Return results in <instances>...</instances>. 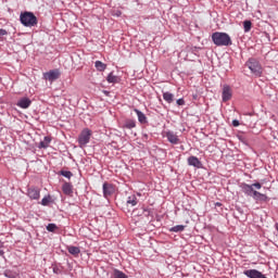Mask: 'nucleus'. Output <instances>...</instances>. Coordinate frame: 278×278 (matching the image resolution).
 Listing matches in <instances>:
<instances>
[{"label":"nucleus","mask_w":278,"mask_h":278,"mask_svg":"<svg viewBox=\"0 0 278 278\" xmlns=\"http://www.w3.org/2000/svg\"><path fill=\"white\" fill-rule=\"evenodd\" d=\"M240 188H241V192H243L245 197H252L254 201H262L263 203L268 202V195L257 191V190H262V185L260 182H254L252 185L242 182L240 185Z\"/></svg>","instance_id":"nucleus-1"},{"label":"nucleus","mask_w":278,"mask_h":278,"mask_svg":"<svg viewBox=\"0 0 278 278\" xmlns=\"http://www.w3.org/2000/svg\"><path fill=\"white\" fill-rule=\"evenodd\" d=\"M215 47H231L233 42L227 33L215 31L211 36Z\"/></svg>","instance_id":"nucleus-2"},{"label":"nucleus","mask_w":278,"mask_h":278,"mask_svg":"<svg viewBox=\"0 0 278 278\" xmlns=\"http://www.w3.org/2000/svg\"><path fill=\"white\" fill-rule=\"evenodd\" d=\"M20 21L24 27H36L38 25V17L33 12L21 13Z\"/></svg>","instance_id":"nucleus-3"},{"label":"nucleus","mask_w":278,"mask_h":278,"mask_svg":"<svg viewBox=\"0 0 278 278\" xmlns=\"http://www.w3.org/2000/svg\"><path fill=\"white\" fill-rule=\"evenodd\" d=\"M245 66H248L251 71V73L255 76V77H262V64H260V61H257L256 59H249L245 62Z\"/></svg>","instance_id":"nucleus-4"},{"label":"nucleus","mask_w":278,"mask_h":278,"mask_svg":"<svg viewBox=\"0 0 278 278\" xmlns=\"http://www.w3.org/2000/svg\"><path fill=\"white\" fill-rule=\"evenodd\" d=\"M90 138H92V130H90L89 128L83 129L80 135L78 136L79 146L86 147V144L90 142Z\"/></svg>","instance_id":"nucleus-5"},{"label":"nucleus","mask_w":278,"mask_h":278,"mask_svg":"<svg viewBox=\"0 0 278 278\" xmlns=\"http://www.w3.org/2000/svg\"><path fill=\"white\" fill-rule=\"evenodd\" d=\"M60 70H51L49 72L43 73V79H46V81H55L60 79Z\"/></svg>","instance_id":"nucleus-6"},{"label":"nucleus","mask_w":278,"mask_h":278,"mask_svg":"<svg viewBox=\"0 0 278 278\" xmlns=\"http://www.w3.org/2000/svg\"><path fill=\"white\" fill-rule=\"evenodd\" d=\"M243 275H245L248 278H267L264 276V274H262V271L257 269H247L243 271Z\"/></svg>","instance_id":"nucleus-7"},{"label":"nucleus","mask_w":278,"mask_h":278,"mask_svg":"<svg viewBox=\"0 0 278 278\" xmlns=\"http://www.w3.org/2000/svg\"><path fill=\"white\" fill-rule=\"evenodd\" d=\"M27 195L29 197V199H31L33 201H38V199H40V189L37 187H30L27 190Z\"/></svg>","instance_id":"nucleus-8"},{"label":"nucleus","mask_w":278,"mask_h":278,"mask_svg":"<svg viewBox=\"0 0 278 278\" xmlns=\"http://www.w3.org/2000/svg\"><path fill=\"white\" fill-rule=\"evenodd\" d=\"M231 97H232L231 87H229L228 85H224L223 92H222V99L224 103H227V101H229Z\"/></svg>","instance_id":"nucleus-9"},{"label":"nucleus","mask_w":278,"mask_h":278,"mask_svg":"<svg viewBox=\"0 0 278 278\" xmlns=\"http://www.w3.org/2000/svg\"><path fill=\"white\" fill-rule=\"evenodd\" d=\"M188 165L193 166V168H203V163L197 156H189L187 159Z\"/></svg>","instance_id":"nucleus-10"},{"label":"nucleus","mask_w":278,"mask_h":278,"mask_svg":"<svg viewBox=\"0 0 278 278\" xmlns=\"http://www.w3.org/2000/svg\"><path fill=\"white\" fill-rule=\"evenodd\" d=\"M17 108H21L22 110H27L31 105V100L27 97L21 98L17 103Z\"/></svg>","instance_id":"nucleus-11"},{"label":"nucleus","mask_w":278,"mask_h":278,"mask_svg":"<svg viewBox=\"0 0 278 278\" xmlns=\"http://www.w3.org/2000/svg\"><path fill=\"white\" fill-rule=\"evenodd\" d=\"M103 197L105 199H108V197H112L114 194V186L108 184V182H104L103 184Z\"/></svg>","instance_id":"nucleus-12"},{"label":"nucleus","mask_w":278,"mask_h":278,"mask_svg":"<svg viewBox=\"0 0 278 278\" xmlns=\"http://www.w3.org/2000/svg\"><path fill=\"white\" fill-rule=\"evenodd\" d=\"M165 137L167 138L168 142H170V144H179V142H181L177 134L174 131H167Z\"/></svg>","instance_id":"nucleus-13"},{"label":"nucleus","mask_w":278,"mask_h":278,"mask_svg":"<svg viewBox=\"0 0 278 278\" xmlns=\"http://www.w3.org/2000/svg\"><path fill=\"white\" fill-rule=\"evenodd\" d=\"M134 112L137 114V118L141 125H147V123H149V121H147V115H144L142 111L135 109Z\"/></svg>","instance_id":"nucleus-14"},{"label":"nucleus","mask_w":278,"mask_h":278,"mask_svg":"<svg viewBox=\"0 0 278 278\" xmlns=\"http://www.w3.org/2000/svg\"><path fill=\"white\" fill-rule=\"evenodd\" d=\"M127 207H136L138 205V198L136 194L129 195L126 201Z\"/></svg>","instance_id":"nucleus-15"},{"label":"nucleus","mask_w":278,"mask_h":278,"mask_svg":"<svg viewBox=\"0 0 278 278\" xmlns=\"http://www.w3.org/2000/svg\"><path fill=\"white\" fill-rule=\"evenodd\" d=\"M63 193L67 197H71L73 194V185L71 182H65L62 186Z\"/></svg>","instance_id":"nucleus-16"},{"label":"nucleus","mask_w":278,"mask_h":278,"mask_svg":"<svg viewBox=\"0 0 278 278\" xmlns=\"http://www.w3.org/2000/svg\"><path fill=\"white\" fill-rule=\"evenodd\" d=\"M67 251L71 255H74V257L79 256V253H81V250L79 249V247H75V245H70L67 248Z\"/></svg>","instance_id":"nucleus-17"},{"label":"nucleus","mask_w":278,"mask_h":278,"mask_svg":"<svg viewBox=\"0 0 278 278\" xmlns=\"http://www.w3.org/2000/svg\"><path fill=\"white\" fill-rule=\"evenodd\" d=\"M106 81L109 84H118V81H121V78L116 75H114L113 72H111L108 77H106Z\"/></svg>","instance_id":"nucleus-18"},{"label":"nucleus","mask_w":278,"mask_h":278,"mask_svg":"<svg viewBox=\"0 0 278 278\" xmlns=\"http://www.w3.org/2000/svg\"><path fill=\"white\" fill-rule=\"evenodd\" d=\"M51 144V137L46 136L42 141L39 142V149H49Z\"/></svg>","instance_id":"nucleus-19"},{"label":"nucleus","mask_w":278,"mask_h":278,"mask_svg":"<svg viewBox=\"0 0 278 278\" xmlns=\"http://www.w3.org/2000/svg\"><path fill=\"white\" fill-rule=\"evenodd\" d=\"M163 99H164V101H166V103H173L175 101V94L166 91L163 93Z\"/></svg>","instance_id":"nucleus-20"},{"label":"nucleus","mask_w":278,"mask_h":278,"mask_svg":"<svg viewBox=\"0 0 278 278\" xmlns=\"http://www.w3.org/2000/svg\"><path fill=\"white\" fill-rule=\"evenodd\" d=\"M94 67L97 68V71H99L100 73H103V71H105V68H108V65L101 61H96L94 62Z\"/></svg>","instance_id":"nucleus-21"},{"label":"nucleus","mask_w":278,"mask_h":278,"mask_svg":"<svg viewBox=\"0 0 278 278\" xmlns=\"http://www.w3.org/2000/svg\"><path fill=\"white\" fill-rule=\"evenodd\" d=\"M253 27V23H251V21L245 20L243 22V29L245 34H249V31H251V28Z\"/></svg>","instance_id":"nucleus-22"},{"label":"nucleus","mask_w":278,"mask_h":278,"mask_svg":"<svg viewBox=\"0 0 278 278\" xmlns=\"http://www.w3.org/2000/svg\"><path fill=\"white\" fill-rule=\"evenodd\" d=\"M184 229H186V226H184V225H176V226L169 228V231H172L174 233H180V231H184Z\"/></svg>","instance_id":"nucleus-23"},{"label":"nucleus","mask_w":278,"mask_h":278,"mask_svg":"<svg viewBox=\"0 0 278 278\" xmlns=\"http://www.w3.org/2000/svg\"><path fill=\"white\" fill-rule=\"evenodd\" d=\"M124 127L126 129H134V128H136V121H134V119L126 121Z\"/></svg>","instance_id":"nucleus-24"},{"label":"nucleus","mask_w":278,"mask_h":278,"mask_svg":"<svg viewBox=\"0 0 278 278\" xmlns=\"http://www.w3.org/2000/svg\"><path fill=\"white\" fill-rule=\"evenodd\" d=\"M113 278H127V275L118 269H114Z\"/></svg>","instance_id":"nucleus-25"},{"label":"nucleus","mask_w":278,"mask_h":278,"mask_svg":"<svg viewBox=\"0 0 278 278\" xmlns=\"http://www.w3.org/2000/svg\"><path fill=\"white\" fill-rule=\"evenodd\" d=\"M59 175H62V177H65L66 179H71L73 177V172L71 170H61Z\"/></svg>","instance_id":"nucleus-26"},{"label":"nucleus","mask_w":278,"mask_h":278,"mask_svg":"<svg viewBox=\"0 0 278 278\" xmlns=\"http://www.w3.org/2000/svg\"><path fill=\"white\" fill-rule=\"evenodd\" d=\"M49 203H51V195H46L45 198H42L41 205L47 207V205H49Z\"/></svg>","instance_id":"nucleus-27"},{"label":"nucleus","mask_w":278,"mask_h":278,"mask_svg":"<svg viewBox=\"0 0 278 278\" xmlns=\"http://www.w3.org/2000/svg\"><path fill=\"white\" fill-rule=\"evenodd\" d=\"M3 275L4 277H8V278H16V274L12 270H4Z\"/></svg>","instance_id":"nucleus-28"},{"label":"nucleus","mask_w":278,"mask_h":278,"mask_svg":"<svg viewBox=\"0 0 278 278\" xmlns=\"http://www.w3.org/2000/svg\"><path fill=\"white\" fill-rule=\"evenodd\" d=\"M47 231L53 232L55 229H58V225L55 224H48L46 227Z\"/></svg>","instance_id":"nucleus-29"},{"label":"nucleus","mask_w":278,"mask_h":278,"mask_svg":"<svg viewBox=\"0 0 278 278\" xmlns=\"http://www.w3.org/2000/svg\"><path fill=\"white\" fill-rule=\"evenodd\" d=\"M3 36H8V30L0 28V40L3 38Z\"/></svg>","instance_id":"nucleus-30"},{"label":"nucleus","mask_w":278,"mask_h":278,"mask_svg":"<svg viewBox=\"0 0 278 278\" xmlns=\"http://www.w3.org/2000/svg\"><path fill=\"white\" fill-rule=\"evenodd\" d=\"M177 105H186V100L184 98H180L176 101Z\"/></svg>","instance_id":"nucleus-31"},{"label":"nucleus","mask_w":278,"mask_h":278,"mask_svg":"<svg viewBox=\"0 0 278 278\" xmlns=\"http://www.w3.org/2000/svg\"><path fill=\"white\" fill-rule=\"evenodd\" d=\"M122 14H123V12H121L118 10L112 12V16H116V17L122 16Z\"/></svg>","instance_id":"nucleus-32"},{"label":"nucleus","mask_w":278,"mask_h":278,"mask_svg":"<svg viewBox=\"0 0 278 278\" xmlns=\"http://www.w3.org/2000/svg\"><path fill=\"white\" fill-rule=\"evenodd\" d=\"M232 127H240V121L233 119L232 121Z\"/></svg>","instance_id":"nucleus-33"},{"label":"nucleus","mask_w":278,"mask_h":278,"mask_svg":"<svg viewBox=\"0 0 278 278\" xmlns=\"http://www.w3.org/2000/svg\"><path fill=\"white\" fill-rule=\"evenodd\" d=\"M216 207H220L223 204L220 202L215 203Z\"/></svg>","instance_id":"nucleus-34"},{"label":"nucleus","mask_w":278,"mask_h":278,"mask_svg":"<svg viewBox=\"0 0 278 278\" xmlns=\"http://www.w3.org/2000/svg\"><path fill=\"white\" fill-rule=\"evenodd\" d=\"M54 270V273H58V269H53Z\"/></svg>","instance_id":"nucleus-35"},{"label":"nucleus","mask_w":278,"mask_h":278,"mask_svg":"<svg viewBox=\"0 0 278 278\" xmlns=\"http://www.w3.org/2000/svg\"><path fill=\"white\" fill-rule=\"evenodd\" d=\"M54 270V273H58V269H53Z\"/></svg>","instance_id":"nucleus-36"}]
</instances>
